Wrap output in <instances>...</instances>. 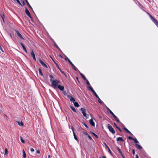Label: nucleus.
<instances>
[{
	"label": "nucleus",
	"mask_w": 158,
	"mask_h": 158,
	"mask_svg": "<svg viewBox=\"0 0 158 158\" xmlns=\"http://www.w3.org/2000/svg\"><path fill=\"white\" fill-rule=\"evenodd\" d=\"M67 96L68 98H69L70 99V101L71 102H73V103L75 102V99L74 98L72 97V95H67Z\"/></svg>",
	"instance_id": "obj_3"
},
{
	"label": "nucleus",
	"mask_w": 158,
	"mask_h": 158,
	"mask_svg": "<svg viewBox=\"0 0 158 158\" xmlns=\"http://www.w3.org/2000/svg\"><path fill=\"white\" fill-rule=\"evenodd\" d=\"M57 68L60 70V71L61 73L64 74H65L64 72L61 70L60 68L59 67V66L57 67Z\"/></svg>",
	"instance_id": "obj_28"
},
{
	"label": "nucleus",
	"mask_w": 158,
	"mask_h": 158,
	"mask_svg": "<svg viewBox=\"0 0 158 158\" xmlns=\"http://www.w3.org/2000/svg\"><path fill=\"white\" fill-rule=\"evenodd\" d=\"M104 144L105 146L107 148H109V147H108V146H107V144H106V143H103Z\"/></svg>",
	"instance_id": "obj_48"
},
{
	"label": "nucleus",
	"mask_w": 158,
	"mask_h": 158,
	"mask_svg": "<svg viewBox=\"0 0 158 158\" xmlns=\"http://www.w3.org/2000/svg\"><path fill=\"white\" fill-rule=\"evenodd\" d=\"M50 57L51 59H52V60L53 61V62H54V63L55 64L56 66V67H57L59 65H58V64L57 63H56L55 60H53V58L51 56H50Z\"/></svg>",
	"instance_id": "obj_21"
},
{
	"label": "nucleus",
	"mask_w": 158,
	"mask_h": 158,
	"mask_svg": "<svg viewBox=\"0 0 158 158\" xmlns=\"http://www.w3.org/2000/svg\"><path fill=\"white\" fill-rule=\"evenodd\" d=\"M117 149L118 151L119 152L120 151H121L120 149V148H118V147L117 148Z\"/></svg>",
	"instance_id": "obj_59"
},
{
	"label": "nucleus",
	"mask_w": 158,
	"mask_h": 158,
	"mask_svg": "<svg viewBox=\"0 0 158 158\" xmlns=\"http://www.w3.org/2000/svg\"><path fill=\"white\" fill-rule=\"evenodd\" d=\"M71 129H72V131H73V133H74V132H74V127H73V126H72L71 127Z\"/></svg>",
	"instance_id": "obj_45"
},
{
	"label": "nucleus",
	"mask_w": 158,
	"mask_h": 158,
	"mask_svg": "<svg viewBox=\"0 0 158 158\" xmlns=\"http://www.w3.org/2000/svg\"><path fill=\"white\" fill-rule=\"evenodd\" d=\"M20 44L22 47L23 48V50L26 52L27 53V49H26V48L25 47V46L23 44L22 42H21Z\"/></svg>",
	"instance_id": "obj_11"
},
{
	"label": "nucleus",
	"mask_w": 158,
	"mask_h": 158,
	"mask_svg": "<svg viewBox=\"0 0 158 158\" xmlns=\"http://www.w3.org/2000/svg\"><path fill=\"white\" fill-rule=\"evenodd\" d=\"M79 73L82 78L84 80H86V78L85 76L82 73H81L79 71Z\"/></svg>",
	"instance_id": "obj_17"
},
{
	"label": "nucleus",
	"mask_w": 158,
	"mask_h": 158,
	"mask_svg": "<svg viewBox=\"0 0 158 158\" xmlns=\"http://www.w3.org/2000/svg\"><path fill=\"white\" fill-rule=\"evenodd\" d=\"M127 133H130L131 135H133V134L130 132V131H129L128 130V131H127Z\"/></svg>",
	"instance_id": "obj_50"
},
{
	"label": "nucleus",
	"mask_w": 158,
	"mask_h": 158,
	"mask_svg": "<svg viewBox=\"0 0 158 158\" xmlns=\"http://www.w3.org/2000/svg\"><path fill=\"white\" fill-rule=\"evenodd\" d=\"M17 3L20 5H21V4L19 0H16Z\"/></svg>",
	"instance_id": "obj_43"
},
{
	"label": "nucleus",
	"mask_w": 158,
	"mask_h": 158,
	"mask_svg": "<svg viewBox=\"0 0 158 158\" xmlns=\"http://www.w3.org/2000/svg\"><path fill=\"white\" fill-rule=\"evenodd\" d=\"M112 115L114 117V118L115 119V120L117 122L119 123L122 124V123L120 121L118 118L117 117L114 115V114Z\"/></svg>",
	"instance_id": "obj_9"
},
{
	"label": "nucleus",
	"mask_w": 158,
	"mask_h": 158,
	"mask_svg": "<svg viewBox=\"0 0 158 158\" xmlns=\"http://www.w3.org/2000/svg\"><path fill=\"white\" fill-rule=\"evenodd\" d=\"M97 98L98 99V102L102 104L103 103V102L101 100L99 97H98Z\"/></svg>",
	"instance_id": "obj_31"
},
{
	"label": "nucleus",
	"mask_w": 158,
	"mask_h": 158,
	"mask_svg": "<svg viewBox=\"0 0 158 158\" xmlns=\"http://www.w3.org/2000/svg\"><path fill=\"white\" fill-rule=\"evenodd\" d=\"M59 56L61 58H63V57H62V56L60 54L59 55Z\"/></svg>",
	"instance_id": "obj_63"
},
{
	"label": "nucleus",
	"mask_w": 158,
	"mask_h": 158,
	"mask_svg": "<svg viewBox=\"0 0 158 158\" xmlns=\"http://www.w3.org/2000/svg\"><path fill=\"white\" fill-rule=\"evenodd\" d=\"M73 136H74V139L78 142L79 141V140L77 138L76 135L75 134V132H74V133H73Z\"/></svg>",
	"instance_id": "obj_18"
},
{
	"label": "nucleus",
	"mask_w": 158,
	"mask_h": 158,
	"mask_svg": "<svg viewBox=\"0 0 158 158\" xmlns=\"http://www.w3.org/2000/svg\"><path fill=\"white\" fill-rule=\"evenodd\" d=\"M54 45L61 52H62L61 50H60V48L58 47V45L56 44V43H55L54 44Z\"/></svg>",
	"instance_id": "obj_26"
},
{
	"label": "nucleus",
	"mask_w": 158,
	"mask_h": 158,
	"mask_svg": "<svg viewBox=\"0 0 158 158\" xmlns=\"http://www.w3.org/2000/svg\"><path fill=\"white\" fill-rule=\"evenodd\" d=\"M149 17L150 19L154 23L157 21V20L154 18L151 15H150Z\"/></svg>",
	"instance_id": "obj_15"
},
{
	"label": "nucleus",
	"mask_w": 158,
	"mask_h": 158,
	"mask_svg": "<svg viewBox=\"0 0 158 158\" xmlns=\"http://www.w3.org/2000/svg\"><path fill=\"white\" fill-rule=\"evenodd\" d=\"M106 109L107 110H108L110 113L112 115V114H114V113H113V112L110 110V109H109V108H108V107H106Z\"/></svg>",
	"instance_id": "obj_27"
},
{
	"label": "nucleus",
	"mask_w": 158,
	"mask_h": 158,
	"mask_svg": "<svg viewBox=\"0 0 158 158\" xmlns=\"http://www.w3.org/2000/svg\"><path fill=\"white\" fill-rule=\"evenodd\" d=\"M50 80L52 82V86L54 88H56L58 85V84L60 83V82L56 79L54 80H52V79H50Z\"/></svg>",
	"instance_id": "obj_1"
},
{
	"label": "nucleus",
	"mask_w": 158,
	"mask_h": 158,
	"mask_svg": "<svg viewBox=\"0 0 158 158\" xmlns=\"http://www.w3.org/2000/svg\"><path fill=\"white\" fill-rule=\"evenodd\" d=\"M83 124L85 126V127H86L87 128H89L88 126H87V125L85 123H83Z\"/></svg>",
	"instance_id": "obj_44"
},
{
	"label": "nucleus",
	"mask_w": 158,
	"mask_h": 158,
	"mask_svg": "<svg viewBox=\"0 0 158 158\" xmlns=\"http://www.w3.org/2000/svg\"><path fill=\"white\" fill-rule=\"evenodd\" d=\"M87 88L90 90L92 92L94 90L92 88L91 86L89 85V86H88Z\"/></svg>",
	"instance_id": "obj_29"
},
{
	"label": "nucleus",
	"mask_w": 158,
	"mask_h": 158,
	"mask_svg": "<svg viewBox=\"0 0 158 158\" xmlns=\"http://www.w3.org/2000/svg\"><path fill=\"white\" fill-rule=\"evenodd\" d=\"M63 93L64 94V95H67V93L66 91H64L63 92Z\"/></svg>",
	"instance_id": "obj_62"
},
{
	"label": "nucleus",
	"mask_w": 158,
	"mask_h": 158,
	"mask_svg": "<svg viewBox=\"0 0 158 158\" xmlns=\"http://www.w3.org/2000/svg\"><path fill=\"white\" fill-rule=\"evenodd\" d=\"M1 18L3 20V22H4V15H1Z\"/></svg>",
	"instance_id": "obj_41"
},
{
	"label": "nucleus",
	"mask_w": 158,
	"mask_h": 158,
	"mask_svg": "<svg viewBox=\"0 0 158 158\" xmlns=\"http://www.w3.org/2000/svg\"><path fill=\"white\" fill-rule=\"evenodd\" d=\"M39 73L40 74V75L42 76H43V73H42V72L41 71V69L40 68H39Z\"/></svg>",
	"instance_id": "obj_24"
},
{
	"label": "nucleus",
	"mask_w": 158,
	"mask_h": 158,
	"mask_svg": "<svg viewBox=\"0 0 158 158\" xmlns=\"http://www.w3.org/2000/svg\"><path fill=\"white\" fill-rule=\"evenodd\" d=\"M123 129H124V130H125L126 132L127 131H128V129L126 128L125 127H124L123 128Z\"/></svg>",
	"instance_id": "obj_52"
},
{
	"label": "nucleus",
	"mask_w": 158,
	"mask_h": 158,
	"mask_svg": "<svg viewBox=\"0 0 158 158\" xmlns=\"http://www.w3.org/2000/svg\"><path fill=\"white\" fill-rule=\"evenodd\" d=\"M116 140L117 141H121L122 142L124 141V139L121 137H118L117 138Z\"/></svg>",
	"instance_id": "obj_16"
},
{
	"label": "nucleus",
	"mask_w": 158,
	"mask_h": 158,
	"mask_svg": "<svg viewBox=\"0 0 158 158\" xmlns=\"http://www.w3.org/2000/svg\"><path fill=\"white\" fill-rule=\"evenodd\" d=\"M89 121L91 125L94 127L95 126L94 123L92 119L89 120Z\"/></svg>",
	"instance_id": "obj_10"
},
{
	"label": "nucleus",
	"mask_w": 158,
	"mask_h": 158,
	"mask_svg": "<svg viewBox=\"0 0 158 158\" xmlns=\"http://www.w3.org/2000/svg\"><path fill=\"white\" fill-rule=\"evenodd\" d=\"M132 153L134 155L135 154V152L134 149L132 150Z\"/></svg>",
	"instance_id": "obj_58"
},
{
	"label": "nucleus",
	"mask_w": 158,
	"mask_h": 158,
	"mask_svg": "<svg viewBox=\"0 0 158 158\" xmlns=\"http://www.w3.org/2000/svg\"><path fill=\"white\" fill-rule=\"evenodd\" d=\"M123 129H124V130H125L126 132L127 131H128V129L126 128L125 127H124L123 128Z\"/></svg>",
	"instance_id": "obj_53"
},
{
	"label": "nucleus",
	"mask_w": 158,
	"mask_h": 158,
	"mask_svg": "<svg viewBox=\"0 0 158 158\" xmlns=\"http://www.w3.org/2000/svg\"><path fill=\"white\" fill-rule=\"evenodd\" d=\"M70 107L75 112H76V113L77 112L76 109H75V108L73 107V106H70Z\"/></svg>",
	"instance_id": "obj_20"
},
{
	"label": "nucleus",
	"mask_w": 158,
	"mask_h": 158,
	"mask_svg": "<svg viewBox=\"0 0 158 158\" xmlns=\"http://www.w3.org/2000/svg\"><path fill=\"white\" fill-rule=\"evenodd\" d=\"M107 128L109 129V131L111 132L112 134H114L115 133V131L113 128L112 127L110 124L107 125Z\"/></svg>",
	"instance_id": "obj_2"
},
{
	"label": "nucleus",
	"mask_w": 158,
	"mask_h": 158,
	"mask_svg": "<svg viewBox=\"0 0 158 158\" xmlns=\"http://www.w3.org/2000/svg\"><path fill=\"white\" fill-rule=\"evenodd\" d=\"M58 88L60 90L63 91L64 89V87L63 86H61L60 85H57Z\"/></svg>",
	"instance_id": "obj_12"
},
{
	"label": "nucleus",
	"mask_w": 158,
	"mask_h": 158,
	"mask_svg": "<svg viewBox=\"0 0 158 158\" xmlns=\"http://www.w3.org/2000/svg\"><path fill=\"white\" fill-rule=\"evenodd\" d=\"M64 59L66 61L68 60L70 63L71 62L70 60L67 57H65Z\"/></svg>",
	"instance_id": "obj_33"
},
{
	"label": "nucleus",
	"mask_w": 158,
	"mask_h": 158,
	"mask_svg": "<svg viewBox=\"0 0 158 158\" xmlns=\"http://www.w3.org/2000/svg\"><path fill=\"white\" fill-rule=\"evenodd\" d=\"M70 64L72 65V68L74 69L75 71L79 70H78L77 69L74 65L73 64V63L71 62L70 63Z\"/></svg>",
	"instance_id": "obj_14"
},
{
	"label": "nucleus",
	"mask_w": 158,
	"mask_h": 158,
	"mask_svg": "<svg viewBox=\"0 0 158 158\" xmlns=\"http://www.w3.org/2000/svg\"><path fill=\"white\" fill-rule=\"evenodd\" d=\"M114 124L116 128H117L118 127L117 126V125L115 123H114Z\"/></svg>",
	"instance_id": "obj_60"
},
{
	"label": "nucleus",
	"mask_w": 158,
	"mask_h": 158,
	"mask_svg": "<svg viewBox=\"0 0 158 158\" xmlns=\"http://www.w3.org/2000/svg\"><path fill=\"white\" fill-rule=\"evenodd\" d=\"M25 13L31 19H32V18L28 10L27 9L26 7H25Z\"/></svg>",
	"instance_id": "obj_5"
},
{
	"label": "nucleus",
	"mask_w": 158,
	"mask_h": 158,
	"mask_svg": "<svg viewBox=\"0 0 158 158\" xmlns=\"http://www.w3.org/2000/svg\"><path fill=\"white\" fill-rule=\"evenodd\" d=\"M123 129H124V130H125L126 132L127 131H128V129L126 128L125 127H124L123 128Z\"/></svg>",
	"instance_id": "obj_51"
},
{
	"label": "nucleus",
	"mask_w": 158,
	"mask_h": 158,
	"mask_svg": "<svg viewBox=\"0 0 158 158\" xmlns=\"http://www.w3.org/2000/svg\"><path fill=\"white\" fill-rule=\"evenodd\" d=\"M108 152H109V153L111 155H113V153H112V152H111V150H110V148H108Z\"/></svg>",
	"instance_id": "obj_35"
},
{
	"label": "nucleus",
	"mask_w": 158,
	"mask_h": 158,
	"mask_svg": "<svg viewBox=\"0 0 158 158\" xmlns=\"http://www.w3.org/2000/svg\"><path fill=\"white\" fill-rule=\"evenodd\" d=\"M155 25L157 26V27H158V22L157 21H156L154 23Z\"/></svg>",
	"instance_id": "obj_38"
},
{
	"label": "nucleus",
	"mask_w": 158,
	"mask_h": 158,
	"mask_svg": "<svg viewBox=\"0 0 158 158\" xmlns=\"http://www.w3.org/2000/svg\"><path fill=\"white\" fill-rule=\"evenodd\" d=\"M127 133H130L131 135H133V134L130 132V131H129L128 130V131H127Z\"/></svg>",
	"instance_id": "obj_49"
},
{
	"label": "nucleus",
	"mask_w": 158,
	"mask_h": 158,
	"mask_svg": "<svg viewBox=\"0 0 158 158\" xmlns=\"http://www.w3.org/2000/svg\"><path fill=\"white\" fill-rule=\"evenodd\" d=\"M135 158H139V157L138 156V155H136Z\"/></svg>",
	"instance_id": "obj_64"
},
{
	"label": "nucleus",
	"mask_w": 158,
	"mask_h": 158,
	"mask_svg": "<svg viewBox=\"0 0 158 158\" xmlns=\"http://www.w3.org/2000/svg\"><path fill=\"white\" fill-rule=\"evenodd\" d=\"M83 133L85 135H86L88 136L89 135L88 134V133L87 132H83Z\"/></svg>",
	"instance_id": "obj_55"
},
{
	"label": "nucleus",
	"mask_w": 158,
	"mask_h": 158,
	"mask_svg": "<svg viewBox=\"0 0 158 158\" xmlns=\"http://www.w3.org/2000/svg\"><path fill=\"white\" fill-rule=\"evenodd\" d=\"M20 140L21 142L23 143H25V141L23 139V138L22 137L20 136Z\"/></svg>",
	"instance_id": "obj_34"
},
{
	"label": "nucleus",
	"mask_w": 158,
	"mask_h": 158,
	"mask_svg": "<svg viewBox=\"0 0 158 158\" xmlns=\"http://www.w3.org/2000/svg\"><path fill=\"white\" fill-rule=\"evenodd\" d=\"M73 103L75 106L78 107L79 106V104L77 102H74Z\"/></svg>",
	"instance_id": "obj_25"
},
{
	"label": "nucleus",
	"mask_w": 158,
	"mask_h": 158,
	"mask_svg": "<svg viewBox=\"0 0 158 158\" xmlns=\"http://www.w3.org/2000/svg\"><path fill=\"white\" fill-rule=\"evenodd\" d=\"M128 138L129 139H130V140H133L134 138H132V137H131V136H129L128 137Z\"/></svg>",
	"instance_id": "obj_42"
},
{
	"label": "nucleus",
	"mask_w": 158,
	"mask_h": 158,
	"mask_svg": "<svg viewBox=\"0 0 158 158\" xmlns=\"http://www.w3.org/2000/svg\"><path fill=\"white\" fill-rule=\"evenodd\" d=\"M30 150L31 152H33L34 151V149L32 148L30 149Z\"/></svg>",
	"instance_id": "obj_57"
},
{
	"label": "nucleus",
	"mask_w": 158,
	"mask_h": 158,
	"mask_svg": "<svg viewBox=\"0 0 158 158\" xmlns=\"http://www.w3.org/2000/svg\"><path fill=\"white\" fill-rule=\"evenodd\" d=\"M36 152L38 154H40V151L39 150H37Z\"/></svg>",
	"instance_id": "obj_56"
},
{
	"label": "nucleus",
	"mask_w": 158,
	"mask_h": 158,
	"mask_svg": "<svg viewBox=\"0 0 158 158\" xmlns=\"http://www.w3.org/2000/svg\"><path fill=\"white\" fill-rule=\"evenodd\" d=\"M49 77L50 78V79H52H52H54V76L53 75H49Z\"/></svg>",
	"instance_id": "obj_36"
},
{
	"label": "nucleus",
	"mask_w": 158,
	"mask_h": 158,
	"mask_svg": "<svg viewBox=\"0 0 158 158\" xmlns=\"http://www.w3.org/2000/svg\"><path fill=\"white\" fill-rule=\"evenodd\" d=\"M15 32L17 33L18 36L22 39L23 40L24 38L22 37L20 33L17 30H15Z\"/></svg>",
	"instance_id": "obj_6"
},
{
	"label": "nucleus",
	"mask_w": 158,
	"mask_h": 158,
	"mask_svg": "<svg viewBox=\"0 0 158 158\" xmlns=\"http://www.w3.org/2000/svg\"><path fill=\"white\" fill-rule=\"evenodd\" d=\"M82 111V113L83 114L84 116L85 117L87 118V117H86V110L85 109L81 108L80 109Z\"/></svg>",
	"instance_id": "obj_4"
},
{
	"label": "nucleus",
	"mask_w": 158,
	"mask_h": 158,
	"mask_svg": "<svg viewBox=\"0 0 158 158\" xmlns=\"http://www.w3.org/2000/svg\"><path fill=\"white\" fill-rule=\"evenodd\" d=\"M22 4H21V5L22 7L23 6L25 5V3L23 1H22Z\"/></svg>",
	"instance_id": "obj_39"
},
{
	"label": "nucleus",
	"mask_w": 158,
	"mask_h": 158,
	"mask_svg": "<svg viewBox=\"0 0 158 158\" xmlns=\"http://www.w3.org/2000/svg\"><path fill=\"white\" fill-rule=\"evenodd\" d=\"M92 92L94 93L96 97L98 98L99 97L94 90Z\"/></svg>",
	"instance_id": "obj_32"
},
{
	"label": "nucleus",
	"mask_w": 158,
	"mask_h": 158,
	"mask_svg": "<svg viewBox=\"0 0 158 158\" xmlns=\"http://www.w3.org/2000/svg\"><path fill=\"white\" fill-rule=\"evenodd\" d=\"M39 61L40 63L42 65V66L45 67L47 68L48 67L47 65L42 61L40 59H39Z\"/></svg>",
	"instance_id": "obj_7"
},
{
	"label": "nucleus",
	"mask_w": 158,
	"mask_h": 158,
	"mask_svg": "<svg viewBox=\"0 0 158 158\" xmlns=\"http://www.w3.org/2000/svg\"><path fill=\"white\" fill-rule=\"evenodd\" d=\"M23 158H26V154L24 150H23Z\"/></svg>",
	"instance_id": "obj_23"
},
{
	"label": "nucleus",
	"mask_w": 158,
	"mask_h": 158,
	"mask_svg": "<svg viewBox=\"0 0 158 158\" xmlns=\"http://www.w3.org/2000/svg\"><path fill=\"white\" fill-rule=\"evenodd\" d=\"M26 2L27 3V5L33 11V10L32 9V8L31 6L29 3L28 2L27 0H25Z\"/></svg>",
	"instance_id": "obj_19"
},
{
	"label": "nucleus",
	"mask_w": 158,
	"mask_h": 158,
	"mask_svg": "<svg viewBox=\"0 0 158 158\" xmlns=\"http://www.w3.org/2000/svg\"><path fill=\"white\" fill-rule=\"evenodd\" d=\"M96 138H98V136L96 135L95 134H94L93 135Z\"/></svg>",
	"instance_id": "obj_47"
},
{
	"label": "nucleus",
	"mask_w": 158,
	"mask_h": 158,
	"mask_svg": "<svg viewBox=\"0 0 158 158\" xmlns=\"http://www.w3.org/2000/svg\"><path fill=\"white\" fill-rule=\"evenodd\" d=\"M17 123H18V124L20 126H23V124L22 122H21L20 123L19 121H17Z\"/></svg>",
	"instance_id": "obj_22"
},
{
	"label": "nucleus",
	"mask_w": 158,
	"mask_h": 158,
	"mask_svg": "<svg viewBox=\"0 0 158 158\" xmlns=\"http://www.w3.org/2000/svg\"><path fill=\"white\" fill-rule=\"evenodd\" d=\"M8 150L7 149V148H6L5 149V155H6L7 154V152H8Z\"/></svg>",
	"instance_id": "obj_40"
},
{
	"label": "nucleus",
	"mask_w": 158,
	"mask_h": 158,
	"mask_svg": "<svg viewBox=\"0 0 158 158\" xmlns=\"http://www.w3.org/2000/svg\"><path fill=\"white\" fill-rule=\"evenodd\" d=\"M76 78L77 80V81H78V82L79 83L80 82H79V78H78L77 77H76Z\"/></svg>",
	"instance_id": "obj_61"
},
{
	"label": "nucleus",
	"mask_w": 158,
	"mask_h": 158,
	"mask_svg": "<svg viewBox=\"0 0 158 158\" xmlns=\"http://www.w3.org/2000/svg\"><path fill=\"white\" fill-rule=\"evenodd\" d=\"M88 137L89 138V139L90 140H92V138L91 137L89 136V135H88Z\"/></svg>",
	"instance_id": "obj_54"
},
{
	"label": "nucleus",
	"mask_w": 158,
	"mask_h": 158,
	"mask_svg": "<svg viewBox=\"0 0 158 158\" xmlns=\"http://www.w3.org/2000/svg\"><path fill=\"white\" fill-rule=\"evenodd\" d=\"M117 128L118 129L120 132H122V130H121V129L119 127H118Z\"/></svg>",
	"instance_id": "obj_46"
},
{
	"label": "nucleus",
	"mask_w": 158,
	"mask_h": 158,
	"mask_svg": "<svg viewBox=\"0 0 158 158\" xmlns=\"http://www.w3.org/2000/svg\"><path fill=\"white\" fill-rule=\"evenodd\" d=\"M87 84L88 85H90V84L89 81L86 79V80H85Z\"/></svg>",
	"instance_id": "obj_37"
},
{
	"label": "nucleus",
	"mask_w": 158,
	"mask_h": 158,
	"mask_svg": "<svg viewBox=\"0 0 158 158\" xmlns=\"http://www.w3.org/2000/svg\"><path fill=\"white\" fill-rule=\"evenodd\" d=\"M135 146L136 147L139 149H141L142 148V147L140 145L135 144Z\"/></svg>",
	"instance_id": "obj_13"
},
{
	"label": "nucleus",
	"mask_w": 158,
	"mask_h": 158,
	"mask_svg": "<svg viewBox=\"0 0 158 158\" xmlns=\"http://www.w3.org/2000/svg\"><path fill=\"white\" fill-rule=\"evenodd\" d=\"M133 141L135 143H136V144L137 143H139V142H138V141L137 140V139H136V138H134V139H133Z\"/></svg>",
	"instance_id": "obj_30"
},
{
	"label": "nucleus",
	"mask_w": 158,
	"mask_h": 158,
	"mask_svg": "<svg viewBox=\"0 0 158 158\" xmlns=\"http://www.w3.org/2000/svg\"><path fill=\"white\" fill-rule=\"evenodd\" d=\"M31 55L32 57H33V60L35 61H36V58L35 57V54L33 50H32L31 52Z\"/></svg>",
	"instance_id": "obj_8"
}]
</instances>
